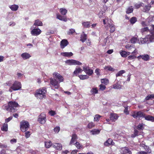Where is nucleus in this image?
<instances>
[{"mask_svg":"<svg viewBox=\"0 0 154 154\" xmlns=\"http://www.w3.org/2000/svg\"><path fill=\"white\" fill-rule=\"evenodd\" d=\"M150 30V35H147L145 38L141 39L140 41L142 44L148 43L149 42H152L154 41V25H152Z\"/></svg>","mask_w":154,"mask_h":154,"instance_id":"1","label":"nucleus"},{"mask_svg":"<svg viewBox=\"0 0 154 154\" xmlns=\"http://www.w3.org/2000/svg\"><path fill=\"white\" fill-rule=\"evenodd\" d=\"M18 103L15 102H9L8 105H5L3 106L4 109L7 111L14 112H16L17 109L16 107L19 106Z\"/></svg>","mask_w":154,"mask_h":154,"instance_id":"2","label":"nucleus"},{"mask_svg":"<svg viewBox=\"0 0 154 154\" xmlns=\"http://www.w3.org/2000/svg\"><path fill=\"white\" fill-rule=\"evenodd\" d=\"M46 92V89L45 88L43 87L37 90L35 94V96L38 99H42L45 97Z\"/></svg>","mask_w":154,"mask_h":154,"instance_id":"3","label":"nucleus"},{"mask_svg":"<svg viewBox=\"0 0 154 154\" xmlns=\"http://www.w3.org/2000/svg\"><path fill=\"white\" fill-rule=\"evenodd\" d=\"M103 23L104 24H106L105 26V28L108 29L109 28L110 29L109 31L111 33L113 32L115 30V26L113 23V22L112 20L108 18H105L103 20Z\"/></svg>","mask_w":154,"mask_h":154,"instance_id":"4","label":"nucleus"},{"mask_svg":"<svg viewBox=\"0 0 154 154\" xmlns=\"http://www.w3.org/2000/svg\"><path fill=\"white\" fill-rule=\"evenodd\" d=\"M29 122L25 121H23L21 122L20 128L21 131L23 132H25L29 127Z\"/></svg>","mask_w":154,"mask_h":154,"instance_id":"5","label":"nucleus"},{"mask_svg":"<svg viewBox=\"0 0 154 154\" xmlns=\"http://www.w3.org/2000/svg\"><path fill=\"white\" fill-rule=\"evenodd\" d=\"M30 29L31 30V33L32 35H38L42 32L41 30L38 28L36 27L31 26Z\"/></svg>","mask_w":154,"mask_h":154,"instance_id":"6","label":"nucleus"},{"mask_svg":"<svg viewBox=\"0 0 154 154\" xmlns=\"http://www.w3.org/2000/svg\"><path fill=\"white\" fill-rule=\"evenodd\" d=\"M21 88V84L20 82L16 81L11 86L13 91H16L20 90Z\"/></svg>","mask_w":154,"mask_h":154,"instance_id":"7","label":"nucleus"},{"mask_svg":"<svg viewBox=\"0 0 154 154\" xmlns=\"http://www.w3.org/2000/svg\"><path fill=\"white\" fill-rule=\"evenodd\" d=\"M66 63L67 64L69 65H80L82 64V63L80 62L74 60H66L65 61Z\"/></svg>","mask_w":154,"mask_h":154,"instance_id":"8","label":"nucleus"},{"mask_svg":"<svg viewBox=\"0 0 154 154\" xmlns=\"http://www.w3.org/2000/svg\"><path fill=\"white\" fill-rule=\"evenodd\" d=\"M144 114L141 111L138 112L134 111L131 114V116L135 119L140 118L141 117L143 118Z\"/></svg>","mask_w":154,"mask_h":154,"instance_id":"9","label":"nucleus"},{"mask_svg":"<svg viewBox=\"0 0 154 154\" xmlns=\"http://www.w3.org/2000/svg\"><path fill=\"white\" fill-rule=\"evenodd\" d=\"M46 119V118L45 114L42 113H41L39 116L38 121L40 124H43L45 123Z\"/></svg>","mask_w":154,"mask_h":154,"instance_id":"10","label":"nucleus"},{"mask_svg":"<svg viewBox=\"0 0 154 154\" xmlns=\"http://www.w3.org/2000/svg\"><path fill=\"white\" fill-rule=\"evenodd\" d=\"M50 82L51 84L56 89L60 87L59 82L55 79L51 78L50 79Z\"/></svg>","mask_w":154,"mask_h":154,"instance_id":"11","label":"nucleus"},{"mask_svg":"<svg viewBox=\"0 0 154 154\" xmlns=\"http://www.w3.org/2000/svg\"><path fill=\"white\" fill-rule=\"evenodd\" d=\"M83 71L88 75H91L93 73V70L90 69L89 66H85L83 67Z\"/></svg>","mask_w":154,"mask_h":154,"instance_id":"12","label":"nucleus"},{"mask_svg":"<svg viewBox=\"0 0 154 154\" xmlns=\"http://www.w3.org/2000/svg\"><path fill=\"white\" fill-rule=\"evenodd\" d=\"M53 75L54 77L59 80V83L63 81V77L58 73L55 72L53 74Z\"/></svg>","mask_w":154,"mask_h":154,"instance_id":"13","label":"nucleus"},{"mask_svg":"<svg viewBox=\"0 0 154 154\" xmlns=\"http://www.w3.org/2000/svg\"><path fill=\"white\" fill-rule=\"evenodd\" d=\"M119 116L116 114L111 113L110 115V120L112 122H115L118 119Z\"/></svg>","mask_w":154,"mask_h":154,"instance_id":"14","label":"nucleus"},{"mask_svg":"<svg viewBox=\"0 0 154 154\" xmlns=\"http://www.w3.org/2000/svg\"><path fill=\"white\" fill-rule=\"evenodd\" d=\"M152 26H149L148 27H146L142 28L141 29V32L143 34L146 33V32H149L150 33V28H151Z\"/></svg>","mask_w":154,"mask_h":154,"instance_id":"15","label":"nucleus"},{"mask_svg":"<svg viewBox=\"0 0 154 154\" xmlns=\"http://www.w3.org/2000/svg\"><path fill=\"white\" fill-rule=\"evenodd\" d=\"M121 152L123 154H126L127 153L130 154L131 153V151L127 147H125L122 148L121 149Z\"/></svg>","mask_w":154,"mask_h":154,"instance_id":"16","label":"nucleus"},{"mask_svg":"<svg viewBox=\"0 0 154 154\" xmlns=\"http://www.w3.org/2000/svg\"><path fill=\"white\" fill-rule=\"evenodd\" d=\"M21 56L24 60L27 59L31 57L30 54L27 52L22 53Z\"/></svg>","mask_w":154,"mask_h":154,"instance_id":"17","label":"nucleus"},{"mask_svg":"<svg viewBox=\"0 0 154 154\" xmlns=\"http://www.w3.org/2000/svg\"><path fill=\"white\" fill-rule=\"evenodd\" d=\"M87 39V35L83 32L81 34L80 40L82 42H84Z\"/></svg>","mask_w":154,"mask_h":154,"instance_id":"18","label":"nucleus"},{"mask_svg":"<svg viewBox=\"0 0 154 154\" xmlns=\"http://www.w3.org/2000/svg\"><path fill=\"white\" fill-rule=\"evenodd\" d=\"M56 16L57 18L60 20L66 22L67 21V19L66 17L62 16L59 14H57Z\"/></svg>","mask_w":154,"mask_h":154,"instance_id":"19","label":"nucleus"},{"mask_svg":"<svg viewBox=\"0 0 154 154\" xmlns=\"http://www.w3.org/2000/svg\"><path fill=\"white\" fill-rule=\"evenodd\" d=\"M43 23L42 22L39 20H35V22L33 25L32 26L34 27H36L37 26H42Z\"/></svg>","mask_w":154,"mask_h":154,"instance_id":"20","label":"nucleus"},{"mask_svg":"<svg viewBox=\"0 0 154 154\" xmlns=\"http://www.w3.org/2000/svg\"><path fill=\"white\" fill-rule=\"evenodd\" d=\"M68 44V42L66 40L63 39L60 42V46L62 48H64Z\"/></svg>","mask_w":154,"mask_h":154,"instance_id":"21","label":"nucleus"},{"mask_svg":"<svg viewBox=\"0 0 154 154\" xmlns=\"http://www.w3.org/2000/svg\"><path fill=\"white\" fill-rule=\"evenodd\" d=\"M53 147L57 150H61L62 148V146L60 143H55L53 144Z\"/></svg>","mask_w":154,"mask_h":154,"instance_id":"22","label":"nucleus"},{"mask_svg":"<svg viewBox=\"0 0 154 154\" xmlns=\"http://www.w3.org/2000/svg\"><path fill=\"white\" fill-rule=\"evenodd\" d=\"M140 57L143 60L147 61L149 60L150 57L149 55L146 54L142 55H140L138 57V58H139Z\"/></svg>","mask_w":154,"mask_h":154,"instance_id":"23","label":"nucleus"},{"mask_svg":"<svg viewBox=\"0 0 154 154\" xmlns=\"http://www.w3.org/2000/svg\"><path fill=\"white\" fill-rule=\"evenodd\" d=\"M77 139V136L75 134L72 135L71 140L69 143V145L74 144V143L76 141V140Z\"/></svg>","mask_w":154,"mask_h":154,"instance_id":"24","label":"nucleus"},{"mask_svg":"<svg viewBox=\"0 0 154 154\" xmlns=\"http://www.w3.org/2000/svg\"><path fill=\"white\" fill-rule=\"evenodd\" d=\"M114 144V143L113 142L112 140L111 139H109L104 143V144L105 146H108L111 145H113Z\"/></svg>","mask_w":154,"mask_h":154,"instance_id":"25","label":"nucleus"},{"mask_svg":"<svg viewBox=\"0 0 154 154\" xmlns=\"http://www.w3.org/2000/svg\"><path fill=\"white\" fill-rule=\"evenodd\" d=\"M143 118H145V120H147L150 121L152 122L154 121V117L150 115L146 116L144 114Z\"/></svg>","mask_w":154,"mask_h":154,"instance_id":"26","label":"nucleus"},{"mask_svg":"<svg viewBox=\"0 0 154 154\" xmlns=\"http://www.w3.org/2000/svg\"><path fill=\"white\" fill-rule=\"evenodd\" d=\"M151 8V5L150 4H148L147 5H146L144 6L143 9V11L145 12H147L149 11Z\"/></svg>","mask_w":154,"mask_h":154,"instance_id":"27","label":"nucleus"},{"mask_svg":"<svg viewBox=\"0 0 154 154\" xmlns=\"http://www.w3.org/2000/svg\"><path fill=\"white\" fill-rule=\"evenodd\" d=\"M9 7L12 11H17L19 8L18 5L15 4L9 5Z\"/></svg>","mask_w":154,"mask_h":154,"instance_id":"28","label":"nucleus"},{"mask_svg":"<svg viewBox=\"0 0 154 154\" xmlns=\"http://www.w3.org/2000/svg\"><path fill=\"white\" fill-rule=\"evenodd\" d=\"M91 23L89 21L82 22V24L84 27L88 28L90 27Z\"/></svg>","mask_w":154,"mask_h":154,"instance_id":"29","label":"nucleus"},{"mask_svg":"<svg viewBox=\"0 0 154 154\" xmlns=\"http://www.w3.org/2000/svg\"><path fill=\"white\" fill-rule=\"evenodd\" d=\"M122 86L118 82L115 83L113 85V88L116 89H121L122 88Z\"/></svg>","mask_w":154,"mask_h":154,"instance_id":"30","label":"nucleus"},{"mask_svg":"<svg viewBox=\"0 0 154 154\" xmlns=\"http://www.w3.org/2000/svg\"><path fill=\"white\" fill-rule=\"evenodd\" d=\"M53 144L51 142L49 141H47L45 142V146L47 148H49L51 146H53Z\"/></svg>","mask_w":154,"mask_h":154,"instance_id":"31","label":"nucleus"},{"mask_svg":"<svg viewBox=\"0 0 154 154\" xmlns=\"http://www.w3.org/2000/svg\"><path fill=\"white\" fill-rule=\"evenodd\" d=\"M98 90L97 88H93L90 91V93L92 94L95 95L98 93Z\"/></svg>","mask_w":154,"mask_h":154,"instance_id":"32","label":"nucleus"},{"mask_svg":"<svg viewBox=\"0 0 154 154\" xmlns=\"http://www.w3.org/2000/svg\"><path fill=\"white\" fill-rule=\"evenodd\" d=\"M83 70L80 68H76L75 70L74 71L73 74L74 75L76 76L77 74L79 73H81Z\"/></svg>","mask_w":154,"mask_h":154,"instance_id":"33","label":"nucleus"},{"mask_svg":"<svg viewBox=\"0 0 154 154\" xmlns=\"http://www.w3.org/2000/svg\"><path fill=\"white\" fill-rule=\"evenodd\" d=\"M61 54L64 56L65 57H70L71 56H72L73 54V53L71 52H64V53H61Z\"/></svg>","mask_w":154,"mask_h":154,"instance_id":"34","label":"nucleus"},{"mask_svg":"<svg viewBox=\"0 0 154 154\" xmlns=\"http://www.w3.org/2000/svg\"><path fill=\"white\" fill-rule=\"evenodd\" d=\"M60 11L62 14L65 15L67 13V11L64 8H62L60 9Z\"/></svg>","mask_w":154,"mask_h":154,"instance_id":"35","label":"nucleus"},{"mask_svg":"<svg viewBox=\"0 0 154 154\" xmlns=\"http://www.w3.org/2000/svg\"><path fill=\"white\" fill-rule=\"evenodd\" d=\"M74 144L79 149H80L84 148L83 146L82 145L80 144L78 142H76V143Z\"/></svg>","mask_w":154,"mask_h":154,"instance_id":"36","label":"nucleus"},{"mask_svg":"<svg viewBox=\"0 0 154 154\" xmlns=\"http://www.w3.org/2000/svg\"><path fill=\"white\" fill-rule=\"evenodd\" d=\"M8 129V125L7 124L4 123L2 127L1 128V130L5 131H7Z\"/></svg>","mask_w":154,"mask_h":154,"instance_id":"37","label":"nucleus"},{"mask_svg":"<svg viewBox=\"0 0 154 154\" xmlns=\"http://www.w3.org/2000/svg\"><path fill=\"white\" fill-rule=\"evenodd\" d=\"M104 69L106 71H114V69L110 66H106L104 67Z\"/></svg>","mask_w":154,"mask_h":154,"instance_id":"38","label":"nucleus"},{"mask_svg":"<svg viewBox=\"0 0 154 154\" xmlns=\"http://www.w3.org/2000/svg\"><path fill=\"white\" fill-rule=\"evenodd\" d=\"M133 11V8L132 6L129 7L127 9L126 12L127 14H130L132 13Z\"/></svg>","mask_w":154,"mask_h":154,"instance_id":"39","label":"nucleus"},{"mask_svg":"<svg viewBox=\"0 0 154 154\" xmlns=\"http://www.w3.org/2000/svg\"><path fill=\"white\" fill-rule=\"evenodd\" d=\"M80 79L82 80H84L88 79L89 77L87 75H81L79 76Z\"/></svg>","mask_w":154,"mask_h":154,"instance_id":"40","label":"nucleus"},{"mask_svg":"<svg viewBox=\"0 0 154 154\" xmlns=\"http://www.w3.org/2000/svg\"><path fill=\"white\" fill-rule=\"evenodd\" d=\"M144 124L143 123L139 124L137 126V129L139 130H141L144 128L143 126Z\"/></svg>","mask_w":154,"mask_h":154,"instance_id":"41","label":"nucleus"},{"mask_svg":"<svg viewBox=\"0 0 154 154\" xmlns=\"http://www.w3.org/2000/svg\"><path fill=\"white\" fill-rule=\"evenodd\" d=\"M120 54L122 57H127V52L125 51H122L120 52Z\"/></svg>","mask_w":154,"mask_h":154,"instance_id":"42","label":"nucleus"},{"mask_svg":"<svg viewBox=\"0 0 154 154\" xmlns=\"http://www.w3.org/2000/svg\"><path fill=\"white\" fill-rule=\"evenodd\" d=\"M91 132L92 133V134L93 135L98 134L100 133V131L97 129H94L93 130H92L91 131Z\"/></svg>","mask_w":154,"mask_h":154,"instance_id":"43","label":"nucleus"},{"mask_svg":"<svg viewBox=\"0 0 154 154\" xmlns=\"http://www.w3.org/2000/svg\"><path fill=\"white\" fill-rule=\"evenodd\" d=\"M101 82L106 85L109 83V80L106 79H101Z\"/></svg>","mask_w":154,"mask_h":154,"instance_id":"44","label":"nucleus"},{"mask_svg":"<svg viewBox=\"0 0 154 154\" xmlns=\"http://www.w3.org/2000/svg\"><path fill=\"white\" fill-rule=\"evenodd\" d=\"M154 99L153 94H149L146 98L145 99L148 100L150 99Z\"/></svg>","mask_w":154,"mask_h":154,"instance_id":"45","label":"nucleus"},{"mask_svg":"<svg viewBox=\"0 0 154 154\" xmlns=\"http://www.w3.org/2000/svg\"><path fill=\"white\" fill-rule=\"evenodd\" d=\"M101 116L98 114L96 115L94 117V121H98L99 120Z\"/></svg>","mask_w":154,"mask_h":154,"instance_id":"46","label":"nucleus"},{"mask_svg":"<svg viewBox=\"0 0 154 154\" xmlns=\"http://www.w3.org/2000/svg\"><path fill=\"white\" fill-rule=\"evenodd\" d=\"M125 71L124 70H121L116 74V77L120 76L122 75L123 73H125Z\"/></svg>","mask_w":154,"mask_h":154,"instance_id":"47","label":"nucleus"},{"mask_svg":"<svg viewBox=\"0 0 154 154\" xmlns=\"http://www.w3.org/2000/svg\"><path fill=\"white\" fill-rule=\"evenodd\" d=\"M137 21V19L135 17H132L130 20V22L131 24H133L135 23Z\"/></svg>","mask_w":154,"mask_h":154,"instance_id":"48","label":"nucleus"},{"mask_svg":"<svg viewBox=\"0 0 154 154\" xmlns=\"http://www.w3.org/2000/svg\"><path fill=\"white\" fill-rule=\"evenodd\" d=\"M138 132H139L137 130H134V133L133 134L131 135V137H134L136 136H137L138 134Z\"/></svg>","mask_w":154,"mask_h":154,"instance_id":"49","label":"nucleus"},{"mask_svg":"<svg viewBox=\"0 0 154 154\" xmlns=\"http://www.w3.org/2000/svg\"><path fill=\"white\" fill-rule=\"evenodd\" d=\"M94 124L92 122L89 123L88 125V127L89 128H91L94 126Z\"/></svg>","mask_w":154,"mask_h":154,"instance_id":"50","label":"nucleus"},{"mask_svg":"<svg viewBox=\"0 0 154 154\" xmlns=\"http://www.w3.org/2000/svg\"><path fill=\"white\" fill-rule=\"evenodd\" d=\"M137 39L136 37H133L131 40V42L132 43H135L137 41Z\"/></svg>","mask_w":154,"mask_h":154,"instance_id":"51","label":"nucleus"},{"mask_svg":"<svg viewBox=\"0 0 154 154\" xmlns=\"http://www.w3.org/2000/svg\"><path fill=\"white\" fill-rule=\"evenodd\" d=\"M30 132L29 131H26L25 133V136L26 138H29L30 135Z\"/></svg>","mask_w":154,"mask_h":154,"instance_id":"52","label":"nucleus"},{"mask_svg":"<svg viewBox=\"0 0 154 154\" xmlns=\"http://www.w3.org/2000/svg\"><path fill=\"white\" fill-rule=\"evenodd\" d=\"M143 5V4L142 3H140V4H137L135 5V7L137 8H140L141 6H143L142 5Z\"/></svg>","mask_w":154,"mask_h":154,"instance_id":"53","label":"nucleus"},{"mask_svg":"<svg viewBox=\"0 0 154 154\" xmlns=\"http://www.w3.org/2000/svg\"><path fill=\"white\" fill-rule=\"evenodd\" d=\"M54 131L57 133H58L60 130V128L59 127H56L54 129Z\"/></svg>","mask_w":154,"mask_h":154,"instance_id":"54","label":"nucleus"},{"mask_svg":"<svg viewBox=\"0 0 154 154\" xmlns=\"http://www.w3.org/2000/svg\"><path fill=\"white\" fill-rule=\"evenodd\" d=\"M99 86L100 87V89L102 91L105 90L106 88V86L105 85H103L102 84L100 85Z\"/></svg>","mask_w":154,"mask_h":154,"instance_id":"55","label":"nucleus"},{"mask_svg":"<svg viewBox=\"0 0 154 154\" xmlns=\"http://www.w3.org/2000/svg\"><path fill=\"white\" fill-rule=\"evenodd\" d=\"M49 113L51 116H54L56 114L55 112L53 110L49 111Z\"/></svg>","mask_w":154,"mask_h":154,"instance_id":"56","label":"nucleus"},{"mask_svg":"<svg viewBox=\"0 0 154 154\" xmlns=\"http://www.w3.org/2000/svg\"><path fill=\"white\" fill-rule=\"evenodd\" d=\"M144 149L147 151V152L148 153H150L151 152V151L150 149L149 148L148 146H146V147H144Z\"/></svg>","mask_w":154,"mask_h":154,"instance_id":"57","label":"nucleus"},{"mask_svg":"<svg viewBox=\"0 0 154 154\" xmlns=\"http://www.w3.org/2000/svg\"><path fill=\"white\" fill-rule=\"evenodd\" d=\"M12 118H13L12 116H10L9 118L6 119L5 120V122L7 123V122H9L12 119Z\"/></svg>","mask_w":154,"mask_h":154,"instance_id":"58","label":"nucleus"},{"mask_svg":"<svg viewBox=\"0 0 154 154\" xmlns=\"http://www.w3.org/2000/svg\"><path fill=\"white\" fill-rule=\"evenodd\" d=\"M75 32V30L73 29H71L69 30V31L68 32L69 34H72Z\"/></svg>","mask_w":154,"mask_h":154,"instance_id":"59","label":"nucleus"},{"mask_svg":"<svg viewBox=\"0 0 154 154\" xmlns=\"http://www.w3.org/2000/svg\"><path fill=\"white\" fill-rule=\"evenodd\" d=\"M124 112L126 115L129 114V112L128 110V107H125Z\"/></svg>","mask_w":154,"mask_h":154,"instance_id":"60","label":"nucleus"},{"mask_svg":"<svg viewBox=\"0 0 154 154\" xmlns=\"http://www.w3.org/2000/svg\"><path fill=\"white\" fill-rule=\"evenodd\" d=\"M136 57L134 55H130L128 57V58L129 59H134L135 58H136Z\"/></svg>","mask_w":154,"mask_h":154,"instance_id":"61","label":"nucleus"},{"mask_svg":"<svg viewBox=\"0 0 154 154\" xmlns=\"http://www.w3.org/2000/svg\"><path fill=\"white\" fill-rule=\"evenodd\" d=\"M16 142L17 140L14 138L10 140V142L12 144L15 143Z\"/></svg>","mask_w":154,"mask_h":154,"instance_id":"62","label":"nucleus"},{"mask_svg":"<svg viewBox=\"0 0 154 154\" xmlns=\"http://www.w3.org/2000/svg\"><path fill=\"white\" fill-rule=\"evenodd\" d=\"M0 154H8L6 153V151L4 149H2L0 152Z\"/></svg>","mask_w":154,"mask_h":154,"instance_id":"63","label":"nucleus"},{"mask_svg":"<svg viewBox=\"0 0 154 154\" xmlns=\"http://www.w3.org/2000/svg\"><path fill=\"white\" fill-rule=\"evenodd\" d=\"M136 154H147V153L145 152L141 151L138 152Z\"/></svg>","mask_w":154,"mask_h":154,"instance_id":"64","label":"nucleus"}]
</instances>
